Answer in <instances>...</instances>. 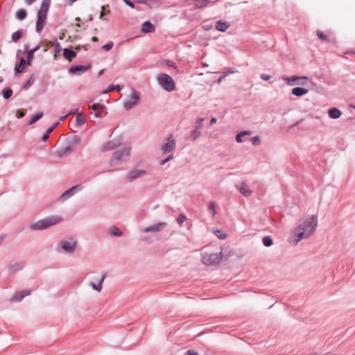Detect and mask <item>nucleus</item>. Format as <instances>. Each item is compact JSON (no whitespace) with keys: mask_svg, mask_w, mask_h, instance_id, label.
Segmentation results:
<instances>
[{"mask_svg":"<svg viewBox=\"0 0 355 355\" xmlns=\"http://www.w3.org/2000/svg\"><path fill=\"white\" fill-rule=\"evenodd\" d=\"M105 277H106V274L104 273V274H103L102 277L99 279L98 283L97 284H96L95 283L92 282L89 283V286L94 290L96 291L97 292H101L102 290V284H103Z\"/></svg>","mask_w":355,"mask_h":355,"instance_id":"aec40b11","label":"nucleus"},{"mask_svg":"<svg viewBox=\"0 0 355 355\" xmlns=\"http://www.w3.org/2000/svg\"><path fill=\"white\" fill-rule=\"evenodd\" d=\"M89 108L92 110H103L104 108V105L101 103H94L90 105Z\"/></svg>","mask_w":355,"mask_h":355,"instance_id":"37998d69","label":"nucleus"},{"mask_svg":"<svg viewBox=\"0 0 355 355\" xmlns=\"http://www.w3.org/2000/svg\"><path fill=\"white\" fill-rule=\"evenodd\" d=\"M20 293V295L22 297V298L24 299L25 297L29 295L31 293V290H24V291H22Z\"/></svg>","mask_w":355,"mask_h":355,"instance_id":"09e8293b","label":"nucleus"},{"mask_svg":"<svg viewBox=\"0 0 355 355\" xmlns=\"http://www.w3.org/2000/svg\"><path fill=\"white\" fill-rule=\"evenodd\" d=\"M168 66L171 67H175V64L173 62L168 61Z\"/></svg>","mask_w":355,"mask_h":355,"instance_id":"338daca9","label":"nucleus"},{"mask_svg":"<svg viewBox=\"0 0 355 355\" xmlns=\"http://www.w3.org/2000/svg\"><path fill=\"white\" fill-rule=\"evenodd\" d=\"M185 355H198V353L193 350L189 349L186 352Z\"/></svg>","mask_w":355,"mask_h":355,"instance_id":"4d7b16f0","label":"nucleus"},{"mask_svg":"<svg viewBox=\"0 0 355 355\" xmlns=\"http://www.w3.org/2000/svg\"><path fill=\"white\" fill-rule=\"evenodd\" d=\"M308 92H309V90L304 87H294L292 89L291 93H292V94H293L296 96H302L307 94Z\"/></svg>","mask_w":355,"mask_h":355,"instance_id":"393cba45","label":"nucleus"},{"mask_svg":"<svg viewBox=\"0 0 355 355\" xmlns=\"http://www.w3.org/2000/svg\"><path fill=\"white\" fill-rule=\"evenodd\" d=\"M176 147V141L173 134H170L163 141L161 146L162 153H172Z\"/></svg>","mask_w":355,"mask_h":355,"instance_id":"6e6552de","label":"nucleus"},{"mask_svg":"<svg viewBox=\"0 0 355 355\" xmlns=\"http://www.w3.org/2000/svg\"><path fill=\"white\" fill-rule=\"evenodd\" d=\"M317 225L318 218L315 215H312L306 219L303 223L299 225L293 232V234L295 236L294 238L295 245H297L302 239L311 236L315 232Z\"/></svg>","mask_w":355,"mask_h":355,"instance_id":"f257e3e1","label":"nucleus"},{"mask_svg":"<svg viewBox=\"0 0 355 355\" xmlns=\"http://www.w3.org/2000/svg\"><path fill=\"white\" fill-rule=\"evenodd\" d=\"M49 135L45 132L44 135L42 136V140L43 141H46L49 139Z\"/></svg>","mask_w":355,"mask_h":355,"instance_id":"052dcab7","label":"nucleus"},{"mask_svg":"<svg viewBox=\"0 0 355 355\" xmlns=\"http://www.w3.org/2000/svg\"><path fill=\"white\" fill-rule=\"evenodd\" d=\"M34 82V76L32 75L24 86V89H28Z\"/></svg>","mask_w":355,"mask_h":355,"instance_id":"49530a36","label":"nucleus"},{"mask_svg":"<svg viewBox=\"0 0 355 355\" xmlns=\"http://www.w3.org/2000/svg\"><path fill=\"white\" fill-rule=\"evenodd\" d=\"M83 184L75 185L68 190L65 191L60 197V200L64 201L71 196H73L77 192L81 191L83 189Z\"/></svg>","mask_w":355,"mask_h":355,"instance_id":"9b49d317","label":"nucleus"},{"mask_svg":"<svg viewBox=\"0 0 355 355\" xmlns=\"http://www.w3.org/2000/svg\"><path fill=\"white\" fill-rule=\"evenodd\" d=\"M173 157H174V156H173V153H171V154L170 155H168L166 159H164L162 160V161L160 162V164H161V165H164V164H166V162H168V161H170V160L173 159Z\"/></svg>","mask_w":355,"mask_h":355,"instance_id":"de8ad7c7","label":"nucleus"},{"mask_svg":"<svg viewBox=\"0 0 355 355\" xmlns=\"http://www.w3.org/2000/svg\"><path fill=\"white\" fill-rule=\"evenodd\" d=\"M45 17L37 15V19L35 24V30L37 33H40L43 29L45 24Z\"/></svg>","mask_w":355,"mask_h":355,"instance_id":"412c9836","label":"nucleus"},{"mask_svg":"<svg viewBox=\"0 0 355 355\" xmlns=\"http://www.w3.org/2000/svg\"><path fill=\"white\" fill-rule=\"evenodd\" d=\"M230 26V24L227 21L218 20L216 22L215 28L217 31L220 32H225Z\"/></svg>","mask_w":355,"mask_h":355,"instance_id":"a211bd4d","label":"nucleus"},{"mask_svg":"<svg viewBox=\"0 0 355 355\" xmlns=\"http://www.w3.org/2000/svg\"><path fill=\"white\" fill-rule=\"evenodd\" d=\"M76 122L77 125L82 126L86 123V121L81 114H78L76 117Z\"/></svg>","mask_w":355,"mask_h":355,"instance_id":"473e14b6","label":"nucleus"},{"mask_svg":"<svg viewBox=\"0 0 355 355\" xmlns=\"http://www.w3.org/2000/svg\"><path fill=\"white\" fill-rule=\"evenodd\" d=\"M237 189L239 190L241 193L244 196H249L252 193V191L247 188L245 182H243L241 185H237Z\"/></svg>","mask_w":355,"mask_h":355,"instance_id":"b1692460","label":"nucleus"},{"mask_svg":"<svg viewBox=\"0 0 355 355\" xmlns=\"http://www.w3.org/2000/svg\"><path fill=\"white\" fill-rule=\"evenodd\" d=\"M121 137L120 136H118L104 143L101 147V150L107 151L114 150L119 147L121 145Z\"/></svg>","mask_w":355,"mask_h":355,"instance_id":"9d476101","label":"nucleus"},{"mask_svg":"<svg viewBox=\"0 0 355 355\" xmlns=\"http://www.w3.org/2000/svg\"><path fill=\"white\" fill-rule=\"evenodd\" d=\"M76 245V241L72 238L60 242V246L62 248L68 253H73L75 251Z\"/></svg>","mask_w":355,"mask_h":355,"instance_id":"f8f14e48","label":"nucleus"},{"mask_svg":"<svg viewBox=\"0 0 355 355\" xmlns=\"http://www.w3.org/2000/svg\"><path fill=\"white\" fill-rule=\"evenodd\" d=\"M282 79L286 83L287 85L291 86L295 85H305L308 82L307 76H283Z\"/></svg>","mask_w":355,"mask_h":355,"instance_id":"1a4fd4ad","label":"nucleus"},{"mask_svg":"<svg viewBox=\"0 0 355 355\" xmlns=\"http://www.w3.org/2000/svg\"><path fill=\"white\" fill-rule=\"evenodd\" d=\"M144 3H146L147 5H155L157 6V1L156 0H147L145 1Z\"/></svg>","mask_w":355,"mask_h":355,"instance_id":"603ef678","label":"nucleus"},{"mask_svg":"<svg viewBox=\"0 0 355 355\" xmlns=\"http://www.w3.org/2000/svg\"><path fill=\"white\" fill-rule=\"evenodd\" d=\"M26 10L24 9H20L18 10V12H17V18L19 19V20H23L26 18Z\"/></svg>","mask_w":355,"mask_h":355,"instance_id":"e433bc0d","label":"nucleus"},{"mask_svg":"<svg viewBox=\"0 0 355 355\" xmlns=\"http://www.w3.org/2000/svg\"><path fill=\"white\" fill-rule=\"evenodd\" d=\"M62 221V218L59 216H49L31 223L29 228L33 231H39L47 229Z\"/></svg>","mask_w":355,"mask_h":355,"instance_id":"7ed1b4c3","label":"nucleus"},{"mask_svg":"<svg viewBox=\"0 0 355 355\" xmlns=\"http://www.w3.org/2000/svg\"><path fill=\"white\" fill-rule=\"evenodd\" d=\"M214 234L220 239H225L227 237V234L220 230H215Z\"/></svg>","mask_w":355,"mask_h":355,"instance_id":"58836bf2","label":"nucleus"},{"mask_svg":"<svg viewBox=\"0 0 355 355\" xmlns=\"http://www.w3.org/2000/svg\"><path fill=\"white\" fill-rule=\"evenodd\" d=\"M80 138L77 135H73L69 138L64 146L59 148L55 152V155L59 158H63L71 155L80 143Z\"/></svg>","mask_w":355,"mask_h":355,"instance_id":"f03ea898","label":"nucleus"},{"mask_svg":"<svg viewBox=\"0 0 355 355\" xmlns=\"http://www.w3.org/2000/svg\"><path fill=\"white\" fill-rule=\"evenodd\" d=\"M114 46V43L112 41H109L107 44L102 46V49L105 51H110Z\"/></svg>","mask_w":355,"mask_h":355,"instance_id":"a18cd8bd","label":"nucleus"},{"mask_svg":"<svg viewBox=\"0 0 355 355\" xmlns=\"http://www.w3.org/2000/svg\"><path fill=\"white\" fill-rule=\"evenodd\" d=\"M205 119L204 118H198L196 120V123L198 124V125H200L202 127V125L201 123L204 121Z\"/></svg>","mask_w":355,"mask_h":355,"instance_id":"13d9d810","label":"nucleus"},{"mask_svg":"<svg viewBox=\"0 0 355 355\" xmlns=\"http://www.w3.org/2000/svg\"><path fill=\"white\" fill-rule=\"evenodd\" d=\"M216 121H217V120L216 118H214V117L211 118L210 120V125H213V124L216 123Z\"/></svg>","mask_w":355,"mask_h":355,"instance_id":"69168bd1","label":"nucleus"},{"mask_svg":"<svg viewBox=\"0 0 355 355\" xmlns=\"http://www.w3.org/2000/svg\"><path fill=\"white\" fill-rule=\"evenodd\" d=\"M251 142L253 146H259L261 144V139L259 136H254L251 138Z\"/></svg>","mask_w":355,"mask_h":355,"instance_id":"c03bdc74","label":"nucleus"},{"mask_svg":"<svg viewBox=\"0 0 355 355\" xmlns=\"http://www.w3.org/2000/svg\"><path fill=\"white\" fill-rule=\"evenodd\" d=\"M25 115V112L22 110H18L17 113V118H22Z\"/></svg>","mask_w":355,"mask_h":355,"instance_id":"6e6d98bb","label":"nucleus"},{"mask_svg":"<svg viewBox=\"0 0 355 355\" xmlns=\"http://www.w3.org/2000/svg\"><path fill=\"white\" fill-rule=\"evenodd\" d=\"M113 90H117V91H120L121 90V87L119 85H110L106 90H104L102 93L103 94H107L109 92H111V91H113Z\"/></svg>","mask_w":355,"mask_h":355,"instance_id":"ea45409f","label":"nucleus"},{"mask_svg":"<svg viewBox=\"0 0 355 355\" xmlns=\"http://www.w3.org/2000/svg\"><path fill=\"white\" fill-rule=\"evenodd\" d=\"M155 31V26L149 21L143 23L141 26V32L144 33H151Z\"/></svg>","mask_w":355,"mask_h":355,"instance_id":"4be33fe9","label":"nucleus"},{"mask_svg":"<svg viewBox=\"0 0 355 355\" xmlns=\"http://www.w3.org/2000/svg\"><path fill=\"white\" fill-rule=\"evenodd\" d=\"M140 100V95L136 90L132 89L130 96L123 102L125 110H129L135 107Z\"/></svg>","mask_w":355,"mask_h":355,"instance_id":"0eeeda50","label":"nucleus"},{"mask_svg":"<svg viewBox=\"0 0 355 355\" xmlns=\"http://www.w3.org/2000/svg\"><path fill=\"white\" fill-rule=\"evenodd\" d=\"M78 109H76V110H73L70 111V112L67 114V115H68V116L71 115V114H76V115H77V114H78Z\"/></svg>","mask_w":355,"mask_h":355,"instance_id":"bf43d9fd","label":"nucleus"},{"mask_svg":"<svg viewBox=\"0 0 355 355\" xmlns=\"http://www.w3.org/2000/svg\"><path fill=\"white\" fill-rule=\"evenodd\" d=\"M24 267V264L22 262L12 261L9 265V270L11 273H15Z\"/></svg>","mask_w":355,"mask_h":355,"instance_id":"f3484780","label":"nucleus"},{"mask_svg":"<svg viewBox=\"0 0 355 355\" xmlns=\"http://www.w3.org/2000/svg\"><path fill=\"white\" fill-rule=\"evenodd\" d=\"M262 242L264 246L270 247L272 245L273 241L271 236H266L263 238Z\"/></svg>","mask_w":355,"mask_h":355,"instance_id":"2f4dec72","label":"nucleus"},{"mask_svg":"<svg viewBox=\"0 0 355 355\" xmlns=\"http://www.w3.org/2000/svg\"><path fill=\"white\" fill-rule=\"evenodd\" d=\"M123 1L128 6H129V7H130L132 8H135V5H134V3L131 1H130V0H123Z\"/></svg>","mask_w":355,"mask_h":355,"instance_id":"3c124183","label":"nucleus"},{"mask_svg":"<svg viewBox=\"0 0 355 355\" xmlns=\"http://www.w3.org/2000/svg\"><path fill=\"white\" fill-rule=\"evenodd\" d=\"M102 110H98L97 112L94 114V117L96 118H101L102 117Z\"/></svg>","mask_w":355,"mask_h":355,"instance_id":"864d4df0","label":"nucleus"},{"mask_svg":"<svg viewBox=\"0 0 355 355\" xmlns=\"http://www.w3.org/2000/svg\"><path fill=\"white\" fill-rule=\"evenodd\" d=\"M261 78L262 80H266H266H270V75H268V74H264V73H263V74H261Z\"/></svg>","mask_w":355,"mask_h":355,"instance_id":"5fc2aeb1","label":"nucleus"},{"mask_svg":"<svg viewBox=\"0 0 355 355\" xmlns=\"http://www.w3.org/2000/svg\"><path fill=\"white\" fill-rule=\"evenodd\" d=\"M131 147L126 146L120 150L115 151L110 161V166L115 165L117 162L125 160L130 154Z\"/></svg>","mask_w":355,"mask_h":355,"instance_id":"39448f33","label":"nucleus"},{"mask_svg":"<svg viewBox=\"0 0 355 355\" xmlns=\"http://www.w3.org/2000/svg\"><path fill=\"white\" fill-rule=\"evenodd\" d=\"M109 234L114 237H120L123 235V232L118 227L113 225L110 228Z\"/></svg>","mask_w":355,"mask_h":355,"instance_id":"a878e982","label":"nucleus"},{"mask_svg":"<svg viewBox=\"0 0 355 355\" xmlns=\"http://www.w3.org/2000/svg\"><path fill=\"white\" fill-rule=\"evenodd\" d=\"M234 72V71H232V70H229V71H227L225 72L223 74H224V75H225V76L226 77V76H227L228 75L233 73Z\"/></svg>","mask_w":355,"mask_h":355,"instance_id":"e2e57ef3","label":"nucleus"},{"mask_svg":"<svg viewBox=\"0 0 355 355\" xmlns=\"http://www.w3.org/2000/svg\"><path fill=\"white\" fill-rule=\"evenodd\" d=\"M51 45L53 47L55 55L59 53L61 51V46L60 43L58 41H53L51 42Z\"/></svg>","mask_w":355,"mask_h":355,"instance_id":"c9c22d12","label":"nucleus"},{"mask_svg":"<svg viewBox=\"0 0 355 355\" xmlns=\"http://www.w3.org/2000/svg\"><path fill=\"white\" fill-rule=\"evenodd\" d=\"M3 97L8 99L12 95V90L10 88H6L2 91Z\"/></svg>","mask_w":355,"mask_h":355,"instance_id":"f704fd0d","label":"nucleus"},{"mask_svg":"<svg viewBox=\"0 0 355 355\" xmlns=\"http://www.w3.org/2000/svg\"><path fill=\"white\" fill-rule=\"evenodd\" d=\"M77 54L76 53L70 49H63V56L64 58L69 60L71 61L76 57Z\"/></svg>","mask_w":355,"mask_h":355,"instance_id":"6ab92c4d","label":"nucleus"},{"mask_svg":"<svg viewBox=\"0 0 355 355\" xmlns=\"http://www.w3.org/2000/svg\"><path fill=\"white\" fill-rule=\"evenodd\" d=\"M40 48V45L38 44L37 46H36L34 49H31V50H28L27 51V64L28 65H31V60H33V55H34V53L35 51H37V50H39Z\"/></svg>","mask_w":355,"mask_h":355,"instance_id":"c85d7f7f","label":"nucleus"},{"mask_svg":"<svg viewBox=\"0 0 355 355\" xmlns=\"http://www.w3.org/2000/svg\"><path fill=\"white\" fill-rule=\"evenodd\" d=\"M225 78V75L223 74V76H221L220 77L218 78V79L217 80V82L218 83H220L222 82V80Z\"/></svg>","mask_w":355,"mask_h":355,"instance_id":"0e129e2a","label":"nucleus"},{"mask_svg":"<svg viewBox=\"0 0 355 355\" xmlns=\"http://www.w3.org/2000/svg\"><path fill=\"white\" fill-rule=\"evenodd\" d=\"M26 62L25 59L23 58H21L19 64L15 66V70L18 73L21 72L24 69V65L26 64Z\"/></svg>","mask_w":355,"mask_h":355,"instance_id":"7c9ffc66","label":"nucleus"},{"mask_svg":"<svg viewBox=\"0 0 355 355\" xmlns=\"http://www.w3.org/2000/svg\"><path fill=\"white\" fill-rule=\"evenodd\" d=\"M201 126L197 125L191 132L190 135V137L193 141L196 140L201 135Z\"/></svg>","mask_w":355,"mask_h":355,"instance_id":"bb28decb","label":"nucleus"},{"mask_svg":"<svg viewBox=\"0 0 355 355\" xmlns=\"http://www.w3.org/2000/svg\"><path fill=\"white\" fill-rule=\"evenodd\" d=\"M251 134H252V132L250 130H244V131L240 132L236 136V141L238 143H243L246 140L244 138V137L250 135Z\"/></svg>","mask_w":355,"mask_h":355,"instance_id":"5701e85b","label":"nucleus"},{"mask_svg":"<svg viewBox=\"0 0 355 355\" xmlns=\"http://www.w3.org/2000/svg\"><path fill=\"white\" fill-rule=\"evenodd\" d=\"M148 172L146 170L135 168L130 171L128 173V178H139L140 176L147 175Z\"/></svg>","mask_w":355,"mask_h":355,"instance_id":"dca6fc26","label":"nucleus"},{"mask_svg":"<svg viewBox=\"0 0 355 355\" xmlns=\"http://www.w3.org/2000/svg\"><path fill=\"white\" fill-rule=\"evenodd\" d=\"M50 6L49 0H43L38 11L37 15L46 18L47 12Z\"/></svg>","mask_w":355,"mask_h":355,"instance_id":"2eb2a0df","label":"nucleus"},{"mask_svg":"<svg viewBox=\"0 0 355 355\" xmlns=\"http://www.w3.org/2000/svg\"><path fill=\"white\" fill-rule=\"evenodd\" d=\"M166 226H167L166 222H159V223L153 224L150 226L146 227L144 230V232L145 233L158 232H160L161 230H162Z\"/></svg>","mask_w":355,"mask_h":355,"instance_id":"ddd939ff","label":"nucleus"},{"mask_svg":"<svg viewBox=\"0 0 355 355\" xmlns=\"http://www.w3.org/2000/svg\"><path fill=\"white\" fill-rule=\"evenodd\" d=\"M53 129H54V127H51V128L47 129L46 131V133L49 135L52 132Z\"/></svg>","mask_w":355,"mask_h":355,"instance_id":"680f3d73","label":"nucleus"},{"mask_svg":"<svg viewBox=\"0 0 355 355\" xmlns=\"http://www.w3.org/2000/svg\"><path fill=\"white\" fill-rule=\"evenodd\" d=\"M317 35L322 40H325L327 39V36L322 31H317Z\"/></svg>","mask_w":355,"mask_h":355,"instance_id":"8fccbe9b","label":"nucleus"},{"mask_svg":"<svg viewBox=\"0 0 355 355\" xmlns=\"http://www.w3.org/2000/svg\"><path fill=\"white\" fill-rule=\"evenodd\" d=\"M90 66H83V65H76V66H72L71 67L68 71L69 73H73L76 74L78 76L86 72L89 69Z\"/></svg>","mask_w":355,"mask_h":355,"instance_id":"4468645a","label":"nucleus"},{"mask_svg":"<svg viewBox=\"0 0 355 355\" xmlns=\"http://www.w3.org/2000/svg\"><path fill=\"white\" fill-rule=\"evenodd\" d=\"M187 220V217L184 214H181L177 218V222L180 226H182V223Z\"/></svg>","mask_w":355,"mask_h":355,"instance_id":"79ce46f5","label":"nucleus"},{"mask_svg":"<svg viewBox=\"0 0 355 355\" xmlns=\"http://www.w3.org/2000/svg\"><path fill=\"white\" fill-rule=\"evenodd\" d=\"M67 116H68V115H67V114H66V115H64V116H61V117L60 118V121H64V119H65Z\"/></svg>","mask_w":355,"mask_h":355,"instance_id":"774afa93","label":"nucleus"},{"mask_svg":"<svg viewBox=\"0 0 355 355\" xmlns=\"http://www.w3.org/2000/svg\"><path fill=\"white\" fill-rule=\"evenodd\" d=\"M44 115V113L42 112H40L37 113L35 115L32 116V118L30 119L28 122V125H31L36 123L38 120H40Z\"/></svg>","mask_w":355,"mask_h":355,"instance_id":"c756f323","label":"nucleus"},{"mask_svg":"<svg viewBox=\"0 0 355 355\" xmlns=\"http://www.w3.org/2000/svg\"><path fill=\"white\" fill-rule=\"evenodd\" d=\"M223 257V252L218 253H205L202 256V262L207 266L214 265L218 263Z\"/></svg>","mask_w":355,"mask_h":355,"instance_id":"423d86ee","label":"nucleus"},{"mask_svg":"<svg viewBox=\"0 0 355 355\" xmlns=\"http://www.w3.org/2000/svg\"><path fill=\"white\" fill-rule=\"evenodd\" d=\"M209 210L212 214L213 216L216 215V203L214 202H211L209 204Z\"/></svg>","mask_w":355,"mask_h":355,"instance_id":"a19ab883","label":"nucleus"},{"mask_svg":"<svg viewBox=\"0 0 355 355\" xmlns=\"http://www.w3.org/2000/svg\"><path fill=\"white\" fill-rule=\"evenodd\" d=\"M23 300L22 297L20 295V293H16L10 300V302H21Z\"/></svg>","mask_w":355,"mask_h":355,"instance_id":"4c0bfd02","label":"nucleus"},{"mask_svg":"<svg viewBox=\"0 0 355 355\" xmlns=\"http://www.w3.org/2000/svg\"><path fill=\"white\" fill-rule=\"evenodd\" d=\"M22 36V32L19 30L13 33L11 35L12 40L15 42H17Z\"/></svg>","mask_w":355,"mask_h":355,"instance_id":"72a5a7b5","label":"nucleus"},{"mask_svg":"<svg viewBox=\"0 0 355 355\" xmlns=\"http://www.w3.org/2000/svg\"><path fill=\"white\" fill-rule=\"evenodd\" d=\"M328 114L330 118L337 119L340 117L342 113L337 108H331L328 111Z\"/></svg>","mask_w":355,"mask_h":355,"instance_id":"cd10ccee","label":"nucleus"},{"mask_svg":"<svg viewBox=\"0 0 355 355\" xmlns=\"http://www.w3.org/2000/svg\"><path fill=\"white\" fill-rule=\"evenodd\" d=\"M158 85L165 91L171 92L175 89L173 79L167 73H160L157 76Z\"/></svg>","mask_w":355,"mask_h":355,"instance_id":"20e7f679","label":"nucleus"}]
</instances>
